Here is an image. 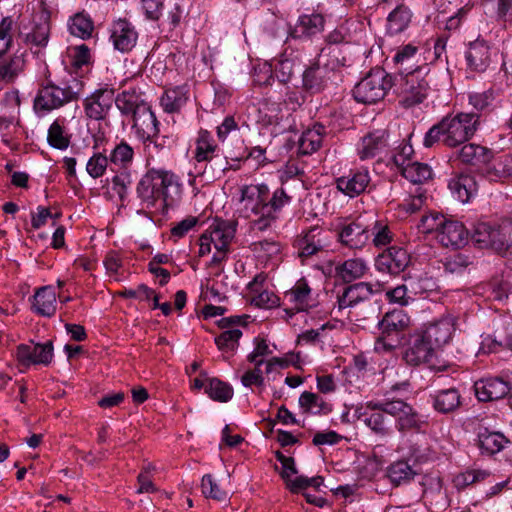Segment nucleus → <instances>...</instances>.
I'll use <instances>...</instances> for the list:
<instances>
[{
	"label": "nucleus",
	"instance_id": "5fc2aeb1",
	"mask_svg": "<svg viewBox=\"0 0 512 512\" xmlns=\"http://www.w3.org/2000/svg\"><path fill=\"white\" fill-rule=\"evenodd\" d=\"M69 30L72 35L86 39L92 34L93 22L87 15L78 13L71 19Z\"/></svg>",
	"mask_w": 512,
	"mask_h": 512
},
{
	"label": "nucleus",
	"instance_id": "39448f33",
	"mask_svg": "<svg viewBox=\"0 0 512 512\" xmlns=\"http://www.w3.org/2000/svg\"><path fill=\"white\" fill-rule=\"evenodd\" d=\"M337 241L351 250L363 249L371 239L370 226L361 217L338 218L331 224Z\"/></svg>",
	"mask_w": 512,
	"mask_h": 512
},
{
	"label": "nucleus",
	"instance_id": "c03bdc74",
	"mask_svg": "<svg viewBox=\"0 0 512 512\" xmlns=\"http://www.w3.org/2000/svg\"><path fill=\"white\" fill-rule=\"evenodd\" d=\"M114 103L122 114L131 117L138 112L140 105L147 104L135 90H127L118 94L116 98L114 97Z\"/></svg>",
	"mask_w": 512,
	"mask_h": 512
},
{
	"label": "nucleus",
	"instance_id": "bf43d9fd",
	"mask_svg": "<svg viewBox=\"0 0 512 512\" xmlns=\"http://www.w3.org/2000/svg\"><path fill=\"white\" fill-rule=\"evenodd\" d=\"M372 243L375 247H384L391 243L393 239V232L388 225L380 221H375L373 227H370Z\"/></svg>",
	"mask_w": 512,
	"mask_h": 512
},
{
	"label": "nucleus",
	"instance_id": "4be33fe9",
	"mask_svg": "<svg viewBox=\"0 0 512 512\" xmlns=\"http://www.w3.org/2000/svg\"><path fill=\"white\" fill-rule=\"evenodd\" d=\"M376 401L366 403V411L362 414L363 422L372 432L381 437L389 436L393 432V421L387 417L382 409H376Z\"/></svg>",
	"mask_w": 512,
	"mask_h": 512
},
{
	"label": "nucleus",
	"instance_id": "e2e57ef3",
	"mask_svg": "<svg viewBox=\"0 0 512 512\" xmlns=\"http://www.w3.org/2000/svg\"><path fill=\"white\" fill-rule=\"evenodd\" d=\"M471 264L469 257L464 254H455L446 258L444 262V270L451 275L462 274Z\"/></svg>",
	"mask_w": 512,
	"mask_h": 512
},
{
	"label": "nucleus",
	"instance_id": "a878e982",
	"mask_svg": "<svg viewBox=\"0 0 512 512\" xmlns=\"http://www.w3.org/2000/svg\"><path fill=\"white\" fill-rule=\"evenodd\" d=\"M467 66L475 72H484L491 62V50L484 40H475L469 44L465 52Z\"/></svg>",
	"mask_w": 512,
	"mask_h": 512
},
{
	"label": "nucleus",
	"instance_id": "2eb2a0df",
	"mask_svg": "<svg viewBox=\"0 0 512 512\" xmlns=\"http://www.w3.org/2000/svg\"><path fill=\"white\" fill-rule=\"evenodd\" d=\"M501 222H478L472 232V240L481 249H490L498 254Z\"/></svg>",
	"mask_w": 512,
	"mask_h": 512
},
{
	"label": "nucleus",
	"instance_id": "79ce46f5",
	"mask_svg": "<svg viewBox=\"0 0 512 512\" xmlns=\"http://www.w3.org/2000/svg\"><path fill=\"white\" fill-rule=\"evenodd\" d=\"M325 69L320 62L312 64L303 73V88L311 94L321 92L326 85Z\"/></svg>",
	"mask_w": 512,
	"mask_h": 512
},
{
	"label": "nucleus",
	"instance_id": "4468645a",
	"mask_svg": "<svg viewBox=\"0 0 512 512\" xmlns=\"http://www.w3.org/2000/svg\"><path fill=\"white\" fill-rule=\"evenodd\" d=\"M501 222H478L472 232V240L481 249H490L498 254Z\"/></svg>",
	"mask_w": 512,
	"mask_h": 512
},
{
	"label": "nucleus",
	"instance_id": "412c9836",
	"mask_svg": "<svg viewBox=\"0 0 512 512\" xmlns=\"http://www.w3.org/2000/svg\"><path fill=\"white\" fill-rule=\"evenodd\" d=\"M437 239L444 247L460 248L468 241V231L461 222L446 218Z\"/></svg>",
	"mask_w": 512,
	"mask_h": 512
},
{
	"label": "nucleus",
	"instance_id": "37998d69",
	"mask_svg": "<svg viewBox=\"0 0 512 512\" xmlns=\"http://www.w3.org/2000/svg\"><path fill=\"white\" fill-rule=\"evenodd\" d=\"M188 91L185 86H178L165 91L161 97V105L168 113L178 112L188 100Z\"/></svg>",
	"mask_w": 512,
	"mask_h": 512
},
{
	"label": "nucleus",
	"instance_id": "09e8293b",
	"mask_svg": "<svg viewBox=\"0 0 512 512\" xmlns=\"http://www.w3.org/2000/svg\"><path fill=\"white\" fill-rule=\"evenodd\" d=\"M205 393H207L211 399L219 402H227L233 397L232 387L217 378L208 380L205 386Z\"/></svg>",
	"mask_w": 512,
	"mask_h": 512
},
{
	"label": "nucleus",
	"instance_id": "8fccbe9b",
	"mask_svg": "<svg viewBox=\"0 0 512 512\" xmlns=\"http://www.w3.org/2000/svg\"><path fill=\"white\" fill-rule=\"evenodd\" d=\"M388 30L391 34L402 32L410 23L411 13L407 7L398 6L388 16Z\"/></svg>",
	"mask_w": 512,
	"mask_h": 512
},
{
	"label": "nucleus",
	"instance_id": "9d476101",
	"mask_svg": "<svg viewBox=\"0 0 512 512\" xmlns=\"http://www.w3.org/2000/svg\"><path fill=\"white\" fill-rule=\"evenodd\" d=\"M409 263L408 252L401 247L392 246L377 256L375 267L380 272L397 275L403 272Z\"/></svg>",
	"mask_w": 512,
	"mask_h": 512
},
{
	"label": "nucleus",
	"instance_id": "aec40b11",
	"mask_svg": "<svg viewBox=\"0 0 512 512\" xmlns=\"http://www.w3.org/2000/svg\"><path fill=\"white\" fill-rule=\"evenodd\" d=\"M474 389L478 400L486 402L505 397L510 391V386L502 378L490 377L476 381Z\"/></svg>",
	"mask_w": 512,
	"mask_h": 512
},
{
	"label": "nucleus",
	"instance_id": "052dcab7",
	"mask_svg": "<svg viewBox=\"0 0 512 512\" xmlns=\"http://www.w3.org/2000/svg\"><path fill=\"white\" fill-rule=\"evenodd\" d=\"M506 347L512 350V322L505 323L495 332V338L488 345L489 351L496 350V347Z\"/></svg>",
	"mask_w": 512,
	"mask_h": 512
},
{
	"label": "nucleus",
	"instance_id": "e433bc0d",
	"mask_svg": "<svg viewBox=\"0 0 512 512\" xmlns=\"http://www.w3.org/2000/svg\"><path fill=\"white\" fill-rule=\"evenodd\" d=\"M370 181L367 171H358L337 179V187L346 195L354 197L362 193Z\"/></svg>",
	"mask_w": 512,
	"mask_h": 512
},
{
	"label": "nucleus",
	"instance_id": "9b49d317",
	"mask_svg": "<svg viewBox=\"0 0 512 512\" xmlns=\"http://www.w3.org/2000/svg\"><path fill=\"white\" fill-rule=\"evenodd\" d=\"M114 103V93L108 89H98L83 101V108L88 118L103 120Z\"/></svg>",
	"mask_w": 512,
	"mask_h": 512
},
{
	"label": "nucleus",
	"instance_id": "680f3d73",
	"mask_svg": "<svg viewBox=\"0 0 512 512\" xmlns=\"http://www.w3.org/2000/svg\"><path fill=\"white\" fill-rule=\"evenodd\" d=\"M492 150L477 144H466L459 151V160H474L481 157L491 159L493 158Z\"/></svg>",
	"mask_w": 512,
	"mask_h": 512
},
{
	"label": "nucleus",
	"instance_id": "20e7f679",
	"mask_svg": "<svg viewBox=\"0 0 512 512\" xmlns=\"http://www.w3.org/2000/svg\"><path fill=\"white\" fill-rule=\"evenodd\" d=\"M383 290L380 283L358 282L350 284L337 293L334 310L338 313L347 311L350 319L358 321V313L356 309L368 303L373 294Z\"/></svg>",
	"mask_w": 512,
	"mask_h": 512
},
{
	"label": "nucleus",
	"instance_id": "13d9d810",
	"mask_svg": "<svg viewBox=\"0 0 512 512\" xmlns=\"http://www.w3.org/2000/svg\"><path fill=\"white\" fill-rule=\"evenodd\" d=\"M299 405L305 412L320 413L326 408V402L317 394L305 391L299 397Z\"/></svg>",
	"mask_w": 512,
	"mask_h": 512
},
{
	"label": "nucleus",
	"instance_id": "bb28decb",
	"mask_svg": "<svg viewBox=\"0 0 512 512\" xmlns=\"http://www.w3.org/2000/svg\"><path fill=\"white\" fill-rule=\"evenodd\" d=\"M410 318L402 310L387 312L378 323L380 333L385 337H399L409 327Z\"/></svg>",
	"mask_w": 512,
	"mask_h": 512
},
{
	"label": "nucleus",
	"instance_id": "4c0bfd02",
	"mask_svg": "<svg viewBox=\"0 0 512 512\" xmlns=\"http://www.w3.org/2000/svg\"><path fill=\"white\" fill-rule=\"evenodd\" d=\"M416 474L412 466L404 460L395 461L386 469V476L394 487L409 484Z\"/></svg>",
	"mask_w": 512,
	"mask_h": 512
},
{
	"label": "nucleus",
	"instance_id": "6e6d98bb",
	"mask_svg": "<svg viewBox=\"0 0 512 512\" xmlns=\"http://www.w3.org/2000/svg\"><path fill=\"white\" fill-rule=\"evenodd\" d=\"M47 140L50 146L59 150L66 149L70 142L69 135L58 121H54L49 127Z\"/></svg>",
	"mask_w": 512,
	"mask_h": 512
},
{
	"label": "nucleus",
	"instance_id": "774afa93",
	"mask_svg": "<svg viewBox=\"0 0 512 512\" xmlns=\"http://www.w3.org/2000/svg\"><path fill=\"white\" fill-rule=\"evenodd\" d=\"M510 283L502 278H494L488 284V291L490 292V298L496 301H504L508 298L510 292Z\"/></svg>",
	"mask_w": 512,
	"mask_h": 512
},
{
	"label": "nucleus",
	"instance_id": "7c9ffc66",
	"mask_svg": "<svg viewBox=\"0 0 512 512\" xmlns=\"http://www.w3.org/2000/svg\"><path fill=\"white\" fill-rule=\"evenodd\" d=\"M474 164L481 177L490 181H502L512 177V162H468Z\"/></svg>",
	"mask_w": 512,
	"mask_h": 512
},
{
	"label": "nucleus",
	"instance_id": "ddd939ff",
	"mask_svg": "<svg viewBox=\"0 0 512 512\" xmlns=\"http://www.w3.org/2000/svg\"><path fill=\"white\" fill-rule=\"evenodd\" d=\"M110 31V40L116 50L126 53L135 47L138 33L135 27L126 19L115 21Z\"/></svg>",
	"mask_w": 512,
	"mask_h": 512
},
{
	"label": "nucleus",
	"instance_id": "de8ad7c7",
	"mask_svg": "<svg viewBox=\"0 0 512 512\" xmlns=\"http://www.w3.org/2000/svg\"><path fill=\"white\" fill-rule=\"evenodd\" d=\"M23 35L22 32H19ZM50 35V24L46 19L35 23L32 27L31 32L24 34V42L37 47H46L49 41Z\"/></svg>",
	"mask_w": 512,
	"mask_h": 512
},
{
	"label": "nucleus",
	"instance_id": "72a5a7b5",
	"mask_svg": "<svg viewBox=\"0 0 512 512\" xmlns=\"http://www.w3.org/2000/svg\"><path fill=\"white\" fill-rule=\"evenodd\" d=\"M402 176L413 184H421L432 178L433 172L426 162H394Z\"/></svg>",
	"mask_w": 512,
	"mask_h": 512
},
{
	"label": "nucleus",
	"instance_id": "0eeeda50",
	"mask_svg": "<svg viewBox=\"0 0 512 512\" xmlns=\"http://www.w3.org/2000/svg\"><path fill=\"white\" fill-rule=\"evenodd\" d=\"M479 123V115L475 113H458L455 116L444 117L441 120L444 144L454 147L465 142L475 134Z\"/></svg>",
	"mask_w": 512,
	"mask_h": 512
},
{
	"label": "nucleus",
	"instance_id": "a18cd8bd",
	"mask_svg": "<svg viewBox=\"0 0 512 512\" xmlns=\"http://www.w3.org/2000/svg\"><path fill=\"white\" fill-rule=\"evenodd\" d=\"M220 157L219 148L213 136L207 130H200L196 140V160H208Z\"/></svg>",
	"mask_w": 512,
	"mask_h": 512
},
{
	"label": "nucleus",
	"instance_id": "c9c22d12",
	"mask_svg": "<svg viewBox=\"0 0 512 512\" xmlns=\"http://www.w3.org/2000/svg\"><path fill=\"white\" fill-rule=\"evenodd\" d=\"M509 440L500 432L481 429L478 433V447L482 454L494 455L502 451Z\"/></svg>",
	"mask_w": 512,
	"mask_h": 512
},
{
	"label": "nucleus",
	"instance_id": "2f4dec72",
	"mask_svg": "<svg viewBox=\"0 0 512 512\" xmlns=\"http://www.w3.org/2000/svg\"><path fill=\"white\" fill-rule=\"evenodd\" d=\"M285 299L296 311H306L313 306L311 289L305 279L298 280L295 285L285 293Z\"/></svg>",
	"mask_w": 512,
	"mask_h": 512
},
{
	"label": "nucleus",
	"instance_id": "ea45409f",
	"mask_svg": "<svg viewBox=\"0 0 512 512\" xmlns=\"http://www.w3.org/2000/svg\"><path fill=\"white\" fill-rule=\"evenodd\" d=\"M461 405V395L455 388L438 391L433 397V407L439 413L454 412Z\"/></svg>",
	"mask_w": 512,
	"mask_h": 512
},
{
	"label": "nucleus",
	"instance_id": "b1692460",
	"mask_svg": "<svg viewBox=\"0 0 512 512\" xmlns=\"http://www.w3.org/2000/svg\"><path fill=\"white\" fill-rule=\"evenodd\" d=\"M388 132L377 130L371 132L361 139L358 147V154L362 160L367 158H382L388 146Z\"/></svg>",
	"mask_w": 512,
	"mask_h": 512
},
{
	"label": "nucleus",
	"instance_id": "338daca9",
	"mask_svg": "<svg viewBox=\"0 0 512 512\" xmlns=\"http://www.w3.org/2000/svg\"><path fill=\"white\" fill-rule=\"evenodd\" d=\"M268 200L269 205H266L265 209L270 210L272 216L277 218V212L290 203L291 196L283 188H278L274 191L272 197L268 196Z\"/></svg>",
	"mask_w": 512,
	"mask_h": 512
},
{
	"label": "nucleus",
	"instance_id": "c756f323",
	"mask_svg": "<svg viewBox=\"0 0 512 512\" xmlns=\"http://www.w3.org/2000/svg\"><path fill=\"white\" fill-rule=\"evenodd\" d=\"M33 311L43 317H52L56 312V292L52 286H43L33 296Z\"/></svg>",
	"mask_w": 512,
	"mask_h": 512
},
{
	"label": "nucleus",
	"instance_id": "f3484780",
	"mask_svg": "<svg viewBox=\"0 0 512 512\" xmlns=\"http://www.w3.org/2000/svg\"><path fill=\"white\" fill-rule=\"evenodd\" d=\"M133 119V129L138 138L142 140H150L159 133L158 121L151 107L148 105H140L138 112H135Z\"/></svg>",
	"mask_w": 512,
	"mask_h": 512
},
{
	"label": "nucleus",
	"instance_id": "5701e85b",
	"mask_svg": "<svg viewBox=\"0 0 512 512\" xmlns=\"http://www.w3.org/2000/svg\"><path fill=\"white\" fill-rule=\"evenodd\" d=\"M435 349L422 335H417L403 353L404 361L411 366L428 363L434 356Z\"/></svg>",
	"mask_w": 512,
	"mask_h": 512
},
{
	"label": "nucleus",
	"instance_id": "6ab92c4d",
	"mask_svg": "<svg viewBox=\"0 0 512 512\" xmlns=\"http://www.w3.org/2000/svg\"><path fill=\"white\" fill-rule=\"evenodd\" d=\"M217 251H229V246L235 237L236 223L234 221H215L204 232Z\"/></svg>",
	"mask_w": 512,
	"mask_h": 512
},
{
	"label": "nucleus",
	"instance_id": "7ed1b4c3",
	"mask_svg": "<svg viewBox=\"0 0 512 512\" xmlns=\"http://www.w3.org/2000/svg\"><path fill=\"white\" fill-rule=\"evenodd\" d=\"M269 188L265 184L244 186L241 190V201L244 203V210L251 212L256 218L252 220L251 226L253 230L264 231L269 228L276 220L265 209L269 205Z\"/></svg>",
	"mask_w": 512,
	"mask_h": 512
},
{
	"label": "nucleus",
	"instance_id": "1a4fd4ad",
	"mask_svg": "<svg viewBox=\"0 0 512 512\" xmlns=\"http://www.w3.org/2000/svg\"><path fill=\"white\" fill-rule=\"evenodd\" d=\"M435 283L429 278L410 281L409 285L402 284L385 292L386 300L400 306H407L415 300L417 294L434 290Z\"/></svg>",
	"mask_w": 512,
	"mask_h": 512
},
{
	"label": "nucleus",
	"instance_id": "f8f14e48",
	"mask_svg": "<svg viewBox=\"0 0 512 512\" xmlns=\"http://www.w3.org/2000/svg\"><path fill=\"white\" fill-rule=\"evenodd\" d=\"M455 331V319L452 316H445L427 325L422 335L438 349L448 344Z\"/></svg>",
	"mask_w": 512,
	"mask_h": 512
},
{
	"label": "nucleus",
	"instance_id": "393cba45",
	"mask_svg": "<svg viewBox=\"0 0 512 512\" xmlns=\"http://www.w3.org/2000/svg\"><path fill=\"white\" fill-rule=\"evenodd\" d=\"M474 164L462 171L449 183V188L455 197L462 203H466L477 192V181L471 173L475 172Z\"/></svg>",
	"mask_w": 512,
	"mask_h": 512
},
{
	"label": "nucleus",
	"instance_id": "a19ab883",
	"mask_svg": "<svg viewBox=\"0 0 512 512\" xmlns=\"http://www.w3.org/2000/svg\"><path fill=\"white\" fill-rule=\"evenodd\" d=\"M396 429L405 433L408 431H418L421 428L423 421L419 413L409 404L405 403L400 413L394 419Z\"/></svg>",
	"mask_w": 512,
	"mask_h": 512
},
{
	"label": "nucleus",
	"instance_id": "423d86ee",
	"mask_svg": "<svg viewBox=\"0 0 512 512\" xmlns=\"http://www.w3.org/2000/svg\"><path fill=\"white\" fill-rule=\"evenodd\" d=\"M391 87V78L385 70L375 68L356 84L353 96L359 103L374 104L382 100Z\"/></svg>",
	"mask_w": 512,
	"mask_h": 512
},
{
	"label": "nucleus",
	"instance_id": "f03ea898",
	"mask_svg": "<svg viewBox=\"0 0 512 512\" xmlns=\"http://www.w3.org/2000/svg\"><path fill=\"white\" fill-rule=\"evenodd\" d=\"M83 80L70 76L59 85L48 80L43 84L34 99V109L37 112H50L64 105L77 101L84 93Z\"/></svg>",
	"mask_w": 512,
	"mask_h": 512
},
{
	"label": "nucleus",
	"instance_id": "cd10ccee",
	"mask_svg": "<svg viewBox=\"0 0 512 512\" xmlns=\"http://www.w3.org/2000/svg\"><path fill=\"white\" fill-rule=\"evenodd\" d=\"M106 142L101 140L100 143L95 144L94 153L89 160H132L134 155L133 148L126 142L106 148Z\"/></svg>",
	"mask_w": 512,
	"mask_h": 512
},
{
	"label": "nucleus",
	"instance_id": "603ef678",
	"mask_svg": "<svg viewBox=\"0 0 512 512\" xmlns=\"http://www.w3.org/2000/svg\"><path fill=\"white\" fill-rule=\"evenodd\" d=\"M201 492L205 498H211L216 501H225L228 495L211 474H205L202 477Z\"/></svg>",
	"mask_w": 512,
	"mask_h": 512
},
{
	"label": "nucleus",
	"instance_id": "0e129e2a",
	"mask_svg": "<svg viewBox=\"0 0 512 512\" xmlns=\"http://www.w3.org/2000/svg\"><path fill=\"white\" fill-rule=\"evenodd\" d=\"M32 359L33 365L42 364L49 365L53 359V344L48 341L43 344L32 345Z\"/></svg>",
	"mask_w": 512,
	"mask_h": 512
},
{
	"label": "nucleus",
	"instance_id": "58836bf2",
	"mask_svg": "<svg viewBox=\"0 0 512 512\" xmlns=\"http://www.w3.org/2000/svg\"><path fill=\"white\" fill-rule=\"evenodd\" d=\"M325 134L326 128L320 123H316L312 128L307 129L299 139V153L301 155H309L318 150Z\"/></svg>",
	"mask_w": 512,
	"mask_h": 512
},
{
	"label": "nucleus",
	"instance_id": "69168bd1",
	"mask_svg": "<svg viewBox=\"0 0 512 512\" xmlns=\"http://www.w3.org/2000/svg\"><path fill=\"white\" fill-rule=\"evenodd\" d=\"M498 254L501 256L512 255V221H501V236L498 246Z\"/></svg>",
	"mask_w": 512,
	"mask_h": 512
},
{
	"label": "nucleus",
	"instance_id": "6e6552de",
	"mask_svg": "<svg viewBox=\"0 0 512 512\" xmlns=\"http://www.w3.org/2000/svg\"><path fill=\"white\" fill-rule=\"evenodd\" d=\"M423 69L416 68L408 71L401 87V103L411 107L423 102L430 88V79Z\"/></svg>",
	"mask_w": 512,
	"mask_h": 512
},
{
	"label": "nucleus",
	"instance_id": "f704fd0d",
	"mask_svg": "<svg viewBox=\"0 0 512 512\" xmlns=\"http://www.w3.org/2000/svg\"><path fill=\"white\" fill-rule=\"evenodd\" d=\"M324 66L335 70L343 67L350 60L347 46L325 45L319 53V62L324 61Z\"/></svg>",
	"mask_w": 512,
	"mask_h": 512
},
{
	"label": "nucleus",
	"instance_id": "864d4df0",
	"mask_svg": "<svg viewBox=\"0 0 512 512\" xmlns=\"http://www.w3.org/2000/svg\"><path fill=\"white\" fill-rule=\"evenodd\" d=\"M490 475L489 471L481 469H469L458 474L454 478L455 487L463 490L470 485L484 481Z\"/></svg>",
	"mask_w": 512,
	"mask_h": 512
},
{
	"label": "nucleus",
	"instance_id": "473e14b6",
	"mask_svg": "<svg viewBox=\"0 0 512 512\" xmlns=\"http://www.w3.org/2000/svg\"><path fill=\"white\" fill-rule=\"evenodd\" d=\"M367 271V262L362 258L347 259L335 267L336 277L345 283L362 278Z\"/></svg>",
	"mask_w": 512,
	"mask_h": 512
},
{
	"label": "nucleus",
	"instance_id": "49530a36",
	"mask_svg": "<svg viewBox=\"0 0 512 512\" xmlns=\"http://www.w3.org/2000/svg\"><path fill=\"white\" fill-rule=\"evenodd\" d=\"M264 280L261 275H257L252 282L249 283L248 288L254 293L251 297V303L259 308L270 309L279 305V298L271 291H259L256 287L258 280Z\"/></svg>",
	"mask_w": 512,
	"mask_h": 512
},
{
	"label": "nucleus",
	"instance_id": "c85d7f7f",
	"mask_svg": "<svg viewBox=\"0 0 512 512\" xmlns=\"http://www.w3.org/2000/svg\"><path fill=\"white\" fill-rule=\"evenodd\" d=\"M24 54L7 56L0 53V81L5 84L13 83L25 68Z\"/></svg>",
	"mask_w": 512,
	"mask_h": 512
},
{
	"label": "nucleus",
	"instance_id": "dca6fc26",
	"mask_svg": "<svg viewBox=\"0 0 512 512\" xmlns=\"http://www.w3.org/2000/svg\"><path fill=\"white\" fill-rule=\"evenodd\" d=\"M325 22V17L320 13L303 14L299 16L289 34L294 39H311L324 30Z\"/></svg>",
	"mask_w": 512,
	"mask_h": 512
},
{
	"label": "nucleus",
	"instance_id": "3c124183",
	"mask_svg": "<svg viewBox=\"0 0 512 512\" xmlns=\"http://www.w3.org/2000/svg\"><path fill=\"white\" fill-rule=\"evenodd\" d=\"M241 337L242 331L240 329H228L215 337V344L222 352L234 353L239 346Z\"/></svg>",
	"mask_w": 512,
	"mask_h": 512
},
{
	"label": "nucleus",
	"instance_id": "4d7b16f0",
	"mask_svg": "<svg viewBox=\"0 0 512 512\" xmlns=\"http://www.w3.org/2000/svg\"><path fill=\"white\" fill-rule=\"evenodd\" d=\"M445 219L446 217L444 215L437 212H431L421 217L417 225V229L422 234H429L433 232L438 234Z\"/></svg>",
	"mask_w": 512,
	"mask_h": 512
},
{
	"label": "nucleus",
	"instance_id": "f257e3e1",
	"mask_svg": "<svg viewBox=\"0 0 512 512\" xmlns=\"http://www.w3.org/2000/svg\"><path fill=\"white\" fill-rule=\"evenodd\" d=\"M179 193V178L166 170H148L137 186V195L146 208L164 209L174 202V195Z\"/></svg>",
	"mask_w": 512,
	"mask_h": 512
},
{
	"label": "nucleus",
	"instance_id": "a211bd4d",
	"mask_svg": "<svg viewBox=\"0 0 512 512\" xmlns=\"http://www.w3.org/2000/svg\"><path fill=\"white\" fill-rule=\"evenodd\" d=\"M322 234L323 230L314 226L295 240L294 247L302 260L310 258L323 250L326 242L322 238Z\"/></svg>",
	"mask_w": 512,
	"mask_h": 512
}]
</instances>
